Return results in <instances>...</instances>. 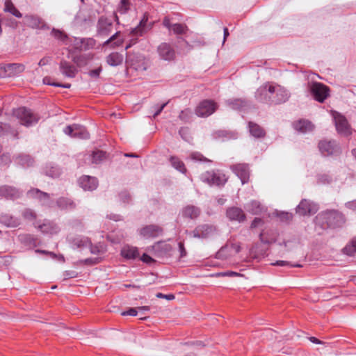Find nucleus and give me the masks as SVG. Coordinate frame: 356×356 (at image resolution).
I'll list each match as a JSON object with an SVG mask.
<instances>
[{
    "label": "nucleus",
    "instance_id": "f257e3e1",
    "mask_svg": "<svg viewBox=\"0 0 356 356\" xmlns=\"http://www.w3.org/2000/svg\"><path fill=\"white\" fill-rule=\"evenodd\" d=\"M254 97L259 102L276 105L286 102L290 97V94L280 85L274 86L266 83L257 90Z\"/></svg>",
    "mask_w": 356,
    "mask_h": 356
},
{
    "label": "nucleus",
    "instance_id": "f03ea898",
    "mask_svg": "<svg viewBox=\"0 0 356 356\" xmlns=\"http://www.w3.org/2000/svg\"><path fill=\"white\" fill-rule=\"evenodd\" d=\"M345 222L346 218L343 214L334 209L323 211L316 217V225L323 229L341 227Z\"/></svg>",
    "mask_w": 356,
    "mask_h": 356
},
{
    "label": "nucleus",
    "instance_id": "7ed1b4c3",
    "mask_svg": "<svg viewBox=\"0 0 356 356\" xmlns=\"http://www.w3.org/2000/svg\"><path fill=\"white\" fill-rule=\"evenodd\" d=\"M13 116L15 117L22 125L31 127L38 123L40 115L31 109L26 107H19L14 109Z\"/></svg>",
    "mask_w": 356,
    "mask_h": 356
},
{
    "label": "nucleus",
    "instance_id": "20e7f679",
    "mask_svg": "<svg viewBox=\"0 0 356 356\" xmlns=\"http://www.w3.org/2000/svg\"><path fill=\"white\" fill-rule=\"evenodd\" d=\"M200 179L210 186L222 187L227 181L226 175L219 170L206 171L200 175Z\"/></svg>",
    "mask_w": 356,
    "mask_h": 356
},
{
    "label": "nucleus",
    "instance_id": "39448f33",
    "mask_svg": "<svg viewBox=\"0 0 356 356\" xmlns=\"http://www.w3.org/2000/svg\"><path fill=\"white\" fill-rule=\"evenodd\" d=\"M218 108V104L213 100L205 99L200 102L195 109V113L201 118H207Z\"/></svg>",
    "mask_w": 356,
    "mask_h": 356
},
{
    "label": "nucleus",
    "instance_id": "423d86ee",
    "mask_svg": "<svg viewBox=\"0 0 356 356\" xmlns=\"http://www.w3.org/2000/svg\"><path fill=\"white\" fill-rule=\"evenodd\" d=\"M217 231V227L213 225L202 224L197 226L191 234L194 238L206 239L213 236Z\"/></svg>",
    "mask_w": 356,
    "mask_h": 356
},
{
    "label": "nucleus",
    "instance_id": "0eeeda50",
    "mask_svg": "<svg viewBox=\"0 0 356 356\" xmlns=\"http://www.w3.org/2000/svg\"><path fill=\"white\" fill-rule=\"evenodd\" d=\"M318 149L325 156L337 155L341 153V148L335 140H321L318 143Z\"/></svg>",
    "mask_w": 356,
    "mask_h": 356
},
{
    "label": "nucleus",
    "instance_id": "6e6552de",
    "mask_svg": "<svg viewBox=\"0 0 356 356\" xmlns=\"http://www.w3.org/2000/svg\"><path fill=\"white\" fill-rule=\"evenodd\" d=\"M63 131L66 135L77 139H88L90 137L86 127L76 124L67 126Z\"/></svg>",
    "mask_w": 356,
    "mask_h": 356
},
{
    "label": "nucleus",
    "instance_id": "1a4fd4ad",
    "mask_svg": "<svg viewBox=\"0 0 356 356\" xmlns=\"http://www.w3.org/2000/svg\"><path fill=\"white\" fill-rule=\"evenodd\" d=\"M25 66L22 63H8L0 65V72L3 76L13 77L22 73Z\"/></svg>",
    "mask_w": 356,
    "mask_h": 356
},
{
    "label": "nucleus",
    "instance_id": "9d476101",
    "mask_svg": "<svg viewBox=\"0 0 356 356\" xmlns=\"http://www.w3.org/2000/svg\"><path fill=\"white\" fill-rule=\"evenodd\" d=\"M311 93L314 99L318 102H323L329 96V88L321 83H313L311 88Z\"/></svg>",
    "mask_w": 356,
    "mask_h": 356
},
{
    "label": "nucleus",
    "instance_id": "9b49d317",
    "mask_svg": "<svg viewBox=\"0 0 356 356\" xmlns=\"http://www.w3.org/2000/svg\"><path fill=\"white\" fill-rule=\"evenodd\" d=\"M334 124L337 132L343 136L351 134L350 127L346 118L339 113L335 112L333 115Z\"/></svg>",
    "mask_w": 356,
    "mask_h": 356
},
{
    "label": "nucleus",
    "instance_id": "f8f14e48",
    "mask_svg": "<svg viewBox=\"0 0 356 356\" xmlns=\"http://www.w3.org/2000/svg\"><path fill=\"white\" fill-rule=\"evenodd\" d=\"M23 192L13 186L1 185L0 186V197L6 200H15L22 197Z\"/></svg>",
    "mask_w": 356,
    "mask_h": 356
},
{
    "label": "nucleus",
    "instance_id": "ddd939ff",
    "mask_svg": "<svg viewBox=\"0 0 356 356\" xmlns=\"http://www.w3.org/2000/svg\"><path fill=\"white\" fill-rule=\"evenodd\" d=\"M157 52L161 59L172 61L176 57V52L170 44L162 42L157 47Z\"/></svg>",
    "mask_w": 356,
    "mask_h": 356
},
{
    "label": "nucleus",
    "instance_id": "4468645a",
    "mask_svg": "<svg viewBox=\"0 0 356 356\" xmlns=\"http://www.w3.org/2000/svg\"><path fill=\"white\" fill-rule=\"evenodd\" d=\"M26 26L33 29H44L47 27L45 22L37 15H26L24 17Z\"/></svg>",
    "mask_w": 356,
    "mask_h": 356
},
{
    "label": "nucleus",
    "instance_id": "2eb2a0df",
    "mask_svg": "<svg viewBox=\"0 0 356 356\" xmlns=\"http://www.w3.org/2000/svg\"><path fill=\"white\" fill-rule=\"evenodd\" d=\"M234 174L241 179L242 184L247 183L249 180L250 171L247 164L238 163L230 167Z\"/></svg>",
    "mask_w": 356,
    "mask_h": 356
},
{
    "label": "nucleus",
    "instance_id": "dca6fc26",
    "mask_svg": "<svg viewBox=\"0 0 356 356\" xmlns=\"http://www.w3.org/2000/svg\"><path fill=\"white\" fill-rule=\"evenodd\" d=\"M296 211L300 216L312 215L317 211L316 206L307 200H302L297 206Z\"/></svg>",
    "mask_w": 356,
    "mask_h": 356
},
{
    "label": "nucleus",
    "instance_id": "f3484780",
    "mask_svg": "<svg viewBox=\"0 0 356 356\" xmlns=\"http://www.w3.org/2000/svg\"><path fill=\"white\" fill-rule=\"evenodd\" d=\"M112 22L104 16H101L97 24V32L100 36H107L111 31Z\"/></svg>",
    "mask_w": 356,
    "mask_h": 356
},
{
    "label": "nucleus",
    "instance_id": "a211bd4d",
    "mask_svg": "<svg viewBox=\"0 0 356 356\" xmlns=\"http://www.w3.org/2000/svg\"><path fill=\"white\" fill-rule=\"evenodd\" d=\"M163 228L157 225H149L140 229V234L145 238H156L163 234Z\"/></svg>",
    "mask_w": 356,
    "mask_h": 356
},
{
    "label": "nucleus",
    "instance_id": "6ab92c4d",
    "mask_svg": "<svg viewBox=\"0 0 356 356\" xmlns=\"http://www.w3.org/2000/svg\"><path fill=\"white\" fill-rule=\"evenodd\" d=\"M226 216L231 221L243 222L245 220L246 216L244 211L238 207H232L227 209Z\"/></svg>",
    "mask_w": 356,
    "mask_h": 356
},
{
    "label": "nucleus",
    "instance_id": "aec40b11",
    "mask_svg": "<svg viewBox=\"0 0 356 356\" xmlns=\"http://www.w3.org/2000/svg\"><path fill=\"white\" fill-rule=\"evenodd\" d=\"M79 184L84 191H93L98 186V181L94 177L83 175L79 179Z\"/></svg>",
    "mask_w": 356,
    "mask_h": 356
},
{
    "label": "nucleus",
    "instance_id": "412c9836",
    "mask_svg": "<svg viewBox=\"0 0 356 356\" xmlns=\"http://www.w3.org/2000/svg\"><path fill=\"white\" fill-rule=\"evenodd\" d=\"M59 68L60 72L66 77L74 78L76 76L78 70L71 63L65 60H62L60 62Z\"/></svg>",
    "mask_w": 356,
    "mask_h": 356
},
{
    "label": "nucleus",
    "instance_id": "4be33fe9",
    "mask_svg": "<svg viewBox=\"0 0 356 356\" xmlns=\"http://www.w3.org/2000/svg\"><path fill=\"white\" fill-rule=\"evenodd\" d=\"M148 22V14L147 13H144L143 18L140 21L138 26L131 31V35L133 36H142L147 31V24Z\"/></svg>",
    "mask_w": 356,
    "mask_h": 356
},
{
    "label": "nucleus",
    "instance_id": "5701e85b",
    "mask_svg": "<svg viewBox=\"0 0 356 356\" xmlns=\"http://www.w3.org/2000/svg\"><path fill=\"white\" fill-rule=\"evenodd\" d=\"M293 128L302 134L312 131L315 126L308 120L302 119L293 123Z\"/></svg>",
    "mask_w": 356,
    "mask_h": 356
},
{
    "label": "nucleus",
    "instance_id": "b1692460",
    "mask_svg": "<svg viewBox=\"0 0 356 356\" xmlns=\"http://www.w3.org/2000/svg\"><path fill=\"white\" fill-rule=\"evenodd\" d=\"M27 195L31 198L37 199L42 204H45L50 200V195L38 188H32L27 192Z\"/></svg>",
    "mask_w": 356,
    "mask_h": 356
},
{
    "label": "nucleus",
    "instance_id": "393cba45",
    "mask_svg": "<svg viewBox=\"0 0 356 356\" xmlns=\"http://www.w3.org/2000/svg\"><path fill=\"white\" fill-rule=\"evenodd\" d=\"M201 213V210L194 205H187L182 209L181 214L184 218L195 219Z\"/></svg>",
    "mask_w": 356,
    "mask_h": 356
},
{
    "label": "nucleus",
    "instance_id": "a878e982",
    "mask_svg": "<svg viewBox=\"0 0 356 356\" xmlns=\"http://www.w3.org/2000/svg\"><path fill=\"white\" fill-rule=\"evenodd\" d=\"M56 205L62 210H73L76 209L75 202L66 197H60L56 200Z\"/></svg>",
    "mask_w": 356,
    "mask_h": 356
},
{
    "label": "nucleus",
    "instance_id": "bb28decb",
    "mask_svg": "<svg viewBox=\"0 0 356 356\" xmlns=\"http://www.w3.org/2000/svg\"><path fill=\"white\" fill-rule=\"evenodd\" d=\"M152 248L155 252V255L157 257H163L172 250L171 245L164 242H158L155 243L152 246Z\"/></svg>",
    "mask_w": 356,
    "mask_h": 356
},
{
    "label": "nucleus",
    "instance_id": "cd10ccee",
    "mask_svg": "<svg viewBox=\"0 0 356 356\" xmlns=\"http://www.w3.org/2000/svg\"><path fill=\"white\" fill-rule=\"evenodd\" d=\"M123 55L118 52H112L106 58V61L110 66L116 67L122 64Z\"/></svg>",
    "mask_w": 356,
    "mask_h": 356
},
{
    "label": "nucleus",
    "instance_id": "c85d7f7f",
    "mask_svg": "<svg viewBox=\"0 0 356 356\" xmlns=\"http://www.w3.org/2000/svg\"><path fill=\"white\" fill-rule=\"evenodd\" d=\"M0 222L8 227H16L19 225V220L8 213L0 216Z\"/></svg>",
    "mask_w": 356,
    "mask_h": 356
},
{
    "label": "nucleus",
    "instance_id": "c756f323",
    "mask_svg": "<svg viewBox=\"0 0 356 356\" xmlns=\"http://www.w3.org/2000/svg\"><path fill=\"white\" fill-rule=\"evenodd\" d=\"M248 128L250 134L254 138H264L266 135L265 130L257 123L249 122Z\"/></svg>",
    "mask_w": 356,
    "mask_h": 356
},
{
    "label": "nucleus",
    "instance_id": "7c9ffc66",
    "mask_svg": "<svg viewBox=\"0 0 356 356\" xmlns=\"http://www.w3.org/2000/svg\"><path fill=\"white\" fill-rule=\"evenodd\" d=\"M226 104L234 110H240L248 106V101L245 99H229L226 100Z\"/></svg>",
    "mask_w": 356,
    "mask_h": 356
},
{
    "label": "nucleus",
    "instance_id": "2f4dec72",
    "mask_svg": "<svg viewBox=\"0 0 356 356\" xmlns=\"http://www.w3.org/2000/svg\"><path fill=\"white\" fill-rule=\"evenodd\" d=\"M121 254L126 259H134L139 256V252L136 248L127 246L122 250Z\"/></svg>",
    "mask_w": 356,
    "mask_h": 356
},
{
    "label": "nucleus",
    "instance_id": "473e14b6",
    "mask_svg": "<svg viewBox=\"0 0 356 356\" xmlns=\"http://www.w3.org/2000/svg\"><path fill=\"white\" fill-rule=\"evenodd\" d=\"M92 56L90 54H81L74 56L72 60L77 67H81L86 66L88 64V61L92 59Z\"/></svg>",
    "mask_w": 356,
    "mask_h": 356
},
{
    "label": "nucleus",
    "instance_id": "72a5a7b5",
    "mask_svg": "<svg viewBox=\"0 0 356 356\" xmlns=\"http://www.w3.org/2000/svg\"><path fill=\"white\" fill-rule=\"evenodd\" d=\"M169 160L172 167L175 168L177 170L179 171L183 174L186 173L187 169L184 162L181 160H180L178 157L175 156H171Z\"/></svg>",
    "mask_w": 356,
    "mask_h": 356
},
{
    "label": "nucleus",
    "instance_id": "f704fd0d",
    "mask_svg": "<svg viewBox=\"0 0 356 356\" xmlns=\"http://www.w3.org/2000/svg\"><path fill=\"white\" fill-rule=\"evenodd\" d=\"M3 10L5 12L10 13L17 18L22 17V13L16 8L11 0H6Z\"/></svg>",
    "mask_w": 356,
    "mask_h": 356
},
{
    "label": "nucleus",
    "instance_id": "c9c22d12",
    "mask_svg": "<svg viewBox=\"0 0 356 356\" xmlns=\"http://www.w3.org/2000/svg\"><path fill=\"white\" fill-rule=\"evenodd\" d=\"M39 227L43 233L46 234H54L59 232L58 227L56 224L51 222L44 223Z\"/></svg>",
    "mask_w": 356,
    "mask_h": 356
},
{
    "label": "nucleus",
    "instance_id": "e433bc0d",
    "mask_svg": "<svg viewBox=\"0 0 356 356\" xmlns=\"http://www.w3.org/2000/svg\"><path fill=\"white\" fill-rule=\"evenodd\" d=\"M92 163L99 164L106 159V153L102 150L94 151L91 155Z\"/></svg>",
    "mask_w": 356,
    "mask_h": 356
},
{
    "label": "nucleus",
    "instance_id": "4c0bfd02",
    "mask_svg": "<svg viewBox=\"0 0 356 356\" xmlns=\"http://www.w3.org/2000/svg\"><path fill=\"white\" fill-rule=\"evenodd\" d=\"M72 243L76 248H81L91 244L90 241L87 237H75L72 239Z\"/></svg>",
    "mask_w": 356,
    "mask_h": 356
},
{
    "label": "nucleus",
    "instance_id": "58836bf2",
    "mask_svg": "<svg viewBox=\"0 0 356 356\" xmlns=\"http://www.w3.org/2000/svg\"><path fill=\"white\" fill-rule=\"evenodd\" d=\"M120 35V32L118 31L115 34H113L112 36H111L107 40H106L104 42V46L108 45L109 44H111L113 42V43L111 44L112 47H119L122 44V40H117L118 36Z\"/></svg>",
    "mask_w": 356,
    "mask_h": 356
},
{
    "label": "nucleus",
    "instance_id": "ea45409f",
    "mask_svg": "<svg viewBox=\"0 0 356 356\" xmlns=\"http://www.w3.org/2000/svg\"><path fill=\"white\" fill-rule=\"evenodd\" d=\"M343 252L349 256L356 253V236L352 239L350 243L343 248Z\"/></svg>",
    "mask_w": 356,
    "mask_h": 356
},
{
    "label": "nucleus",
    "instance_id": "a19ab883",
    "mask_svg": "<svg viewBox=\"0 0 356 356\" xmlns=\"http://www.w3.org/2000/svg\"><path fill=\"white\" fill-rule=\"evenodd\" d=\"M172 30L175 34H184L188 30V27L186 24L176 23L172 24Z\"/></svg>",
    "mask_w": 356,
    "mask_h": 356
},
{
    "label": "nucleus",
    "instance_id": "79ce46f5",
    "mask_svg": "<svg viewBox=\"0 0 356 356\" xmlns=\"http://www.w3.org/2000/svg\"><path fill=\"white\" fill-rule=\"evenodd\" d=\"M261 210V205L258 202L252 201L249 205L248 211L252 214H259Z\"/></svg>",
    "mask_w": 356,
    "mask_h": 356
},
{
    "label": "nucleus",
    "instance_id": "37998d69",
    "mask_svg": "<svg viewBox=\"0 0 356 356\" xmlns=\"http://www.w3.org/2000/svg\"><path fill=\"white\" fill-rule=\"evenodd\" d=\"M18 162L23 166H30L33 163V159L29 155H22L18 157Z\"/></svg>",
    "mask_w": 356,
    "mask_h": 356
},
{
    "label": "nucleus",
    "instance_id": "c03bdc74",
    "mask_svg": "<svg viewBox=\"0 0 356 356\" xmlns=\"http://www.w3.org/2000/svg\"><path fill=\"white\" fill-rule=\"evenodd\" d=\"M190 158L195 161L207 162V163L211 162V161L210 159L206 158L201 153L197 152H192L190 155Z\"/></svg>",
    "mask_w": 356,
    "mask_h": 356
},
{
    "label": "nucleus",
    "instance_id": "a18cd8bd",
    "mask_svg": "<svg viewBox=\"0 0 356 356\" xmlns=\"http://www.w3.org/2000/svg\"><path fill=\"white\" fill-rule=\"evenodd\" d=\"M130 3L129 0H120L118 7V11L120 14H125L129 10Z\"/></svg>",
    "mask_w": 356,
    "mask_h": 356
},
{
    "label": "nucleus",
    "instance_id": "49530a36",
    "mask_svg": "<svg viewBox=\"0 0 356 356\" xmlns=\"http://www.w3.org/2000/svg\"><path fill=\"white\" fill-rule=\"evenodd\" d=\"M332 181V178L327 174H321L317 176V182L320 184H329Z\"/></svg>",
    "mask_w": 356,
    "mask_h": 356
},
{
    "label": "nucleus",
    "instance_id": "de8ad7c7",
    "mask_svg": "<svg viewBox=\"0 0 356 356\" xmlns=\"http://www.w3.org/2000/svg\"><path fill=\"white\" fill-rule=\"evenodd\" d=\"M43 83L47 85L53 86L56 87H60L64 88H70L71 87V84L70 83H60L56 82H50V77L45 76L43 79Z\"/></svg>",
    "mask_w": 356,
    "mask_h": 356
},
{
    "label": "nucleus",
    "instance_id": "09e8293b",
    "mask_svg": "<svg viewBox=\"0 0 356 356\" xmlns=\"http://www.w3.org/2000/svg\"><path fill=\"white\" fill-rule=\"evenodd\" d=\"M192 117V111L189 108L181 111L179 115V118L184 122H188Z\"/></svg>",
    "mask_w": 356,
    "mask_h": 356
},
{
    "label": "nucleus",
    "instance_id": "8fccbe9b",
    "mask_svg": "<svg viewBox=\"0 0 356 356\" xmlns=\"http://www.w3.org/2000/svg\"><path fill=\"white\" fill-rule=\"evenodd\" d=\"M277 216L280 219L281 221L289 222L293 218V214L289 212L280 211L277 213Z\"/></svg>",
    "mask_w": 356,
    "mask_h": 356
},
{
    "label": "nucleus",
    "instance_id": "3c124183",
    "mask_svg": "<svg viewBox=\"0 0 356 356\" xmlns=\"http://www.w3.org/2000/svg\"><path fill=\"white\" fill-rule=\"evenodd\" d=\"M259 239L261 243L265 244H270L275 241V239L273 237H269L267 236V234L262 232L259 234Z\"/></svg>",
    "mask_w": 356,
    "mask_h": 356
},
{
    "label": "nucleus",
    "instance_id": "603ef678",
    "mask_svg": "<svg viewBox=\"0 0 356 356\" xmlns=\"http://www.w3.org/2000/svg\"><path fill=\"white\" fill-rule=\"evenodd\" d=\"M11 130V126L5 122H0V137L3 136Z\"/></svg>",
    "mask_w": 356,
    "mask_h": 356
},
{
    "label": "nucleus",
    "instance_id": "864d4df0",
    "mask_svg": "<svg viewBox=\"0 0 356 356\" xmlns=\"http://www.w3.org/2000/svg\"><path fill=\"white\" fill-rule=\"evenodd\" d=\"M51 33L55 38L61 41H64L67 38V35L65 33L55 29H53Z\"/></svg>",
    "mask_w": 356,
    "mask_h": 356
},
{
    "label": "nucleus",
    "instance_id": "5fc2aeb1",
    "mask_svg": "<svg viewBox=\"0 0 356 356\" xmlns=\"http://www.w3.org/2000/svg\"><path fill=\"white\" fill-rule=\"evenodd\" d=\"M22 216L25 219L27 220H33L36 218L35 212L30 209H25L22 213Z\"/></svg>",
    "mask_w": 356,
    "mask_h": 356
},
{
    "label": "nucleus",
    "instance_id": "6e6d98bb",
    "mask_svg": "<svg viewBox=\"0 0 356 356\" xmlns=\"http://www.w3.org/2000/svg\"><path fill=\"white\" fill-rule=\"evenodd\" d=\"M275 266H289L290 267H298L300 268L302 267V265L300 264H291L289 262L286 261H277L275 263L273 264Z\"/></svg>",
    "mask_w": 356,
    "mask_h": 356
},
{
    "label": "nucleus",
    "instance_id": "4d7b16f0",
    "mask_svg": "<svg viewBox=\"0 0 356 356\" xmlns=\"http://www.w3.org/2000/svg\"><path fill=\"white\" fill-rule=\"evenodd\" d=\"M102 71V66H99L97 69L90 70L88 72V74L92 78L97 79V78H99V74H100Z\"/></svg>",
    "mask_w": 356,
    "mask_h": 356
},
{
    "label": "nucleus",
    "instance_id": "13d9d810",
    "mask_svg": "<svg viewBox=\"0 0 356 356\" xmlns=\"http://www.w3.org/2000/svg\"><path fill=\"white\" fill-rule=\"evenodd\" d=\"M78 273L74 270H66L64 273L65 280L77 277Z\"/></svg>",
    "mask_w": 356,
    "mask_h": 356
},
{
    "label": "nucleus",
    "instance_id": "bf43d9fd",
    "mask_svg": "<svg viewBox=\"0 0 356 356\" xmlns=\"http://www.w3.org/2000/svg\"><path fill=\"white\" fill-rule=\"evenodd\" d=\"M138 307L137 308H131L129 310L122 312V315H123V316L129 315V316H136L138 314Z\"/></svg>",
    "mask_w": 356,
    "mask_h": 356
},
{
    "label": "nucleus",
    "instance_id": "052dcab7",
    "mask_svg": "<svg viewBox=\"0 0 356 356\" xmlns=\"http://www.w3.org/2000/svg\"><path fill=\"white\" fill-rule=\"evenodd\" d=\"M156 298H165L168 300H172L175 299V296L173 294H163L161 293H157L156 294Z\"/></svg>",
    "mask_w": 356,
    "mask_h": 356
},
{
    "label": "nucleus",
    "instance_id": "680f3d73",
    "mask_svg": "<svg viewBox=\"0 0 356 356\" xmlns=\"http://www.w3.org/2000/svg\"><path fill=\"white\" fill-rule=\"evenodd\" d=\"M0 160L2 164L7 165L11 162L10 156L8 154H4L1 156Z\"/></svg>",
    "mask_w": 356,
    "mask_h": 356
},
{
    "label": "nucleus",
    "instance_id": "e2e57ef3",
    "mask_svg": "<svg viewBox=\"0 0 356 356\" xmlns=\"http://www.w3.org/2000/svg\"><path fill=\"white\" fill-rule=\"evenodd\" d=\"M178 246H179V251L180 252V257H184L186 256V250L184 248V244L183 242H179L178 243Z\"/></svg>",
    "mask_w": 356,
    "mask_h": 356
},
{
    "label": "nucleus",
    "instance_id": "0e129e2a",
    "mask_svg": "<svg viewBox=\"0 0 356 356\" xmlns=\"http://www.w3.org/2000/svg\"><path fill=\"white\" fill-rule=\"evenodd\" d=\"M120 197L124 202H129L131 200L130 195L129 194V193L126 191L122 192L120 194Z\"/></svg>",
    "mask_w": 356,
    "mask_h": 356
},
{
    "label": "nucleus",
    "instance_id": "69168bd1",
    "mask_svg": "<svg viewBox=\"0 0 356 356\" xmlns=\"http://www.w3.org/2000/svg\"><path fill=\"white\" fill-rule=\"evenodd\" d=\"M262 223H263V220H262L261 218H255L253 220V221L252 222L250 227L252 229L256 228L257 227H258L259 225H261Z\"/></svg>",
    "mask_w": 356,
    "mask_h": 356
},
{
    "label": "nucleus",
    "instance_id": "338daca9",
    "mask_svg": "<svg viewBox=\"0 0 356 356\" xmlns=\"http://www.w3.org/2000/svg\"><path fill=\"white\" fill-rule=\"evenodd\" d=\"M141 260L143 262L147 263V264H150L154 261V259L150 256H149L148 254H147L145 253H144L142 255Z\"/></svg>",
    "mask_w": 356,
    "mask_h": 356
},
{
    "label": "nucleus",
    "instance_id": "774afa93",
    "mask_svg": "<svg viewBox=\"0 0 356 356\" xmlns=\"http://www.w3.org/2000/svg\"><path fill=\"white\" fill-rule=\"evenodd\" d=\"M346 207L348 209L356 210V200L347 202Z\"/></svg>",
    "mask_w": 356,
    "mask_h": 356
}]
</instances>
